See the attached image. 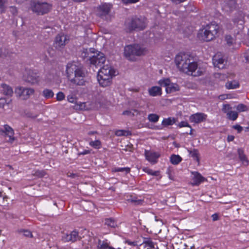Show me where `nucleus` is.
Wrapping results in <instances>:
<instances>
[{
    "label": "nucleus",
    "mask_w": 249,
    "mask_h": 249,
    "mask_svg": "<svg viewBox=\"0 0 249 249\" xmlns=\"http://www.w3.org/2000/svg\"><path fill=\"white\" fill-rule=\"evenodd\" d=\"M175 63L179 70L188 75L193 76L201 75L204 71L198 67L193 57L186 53H179L175 57Z\"/></svg>",
    "instance_id": "f257e3e1"
},
{
    "label": "nucleus",
    "mask_w": 249,
    "mask_h": 249,
    "mask_svg": "<svg viewBox=\"0 0 249 249\" xmlns=\"http://www.w3.org/2000/svg\"><path fill=\"white\" fill-rule=\"evenodd\" d=\"M66 72L69 81L76 86H85L88 82V72L82 65L77 62L69 63Z\"/></svg>",
    "instance_id": "f03ea898"
},
{
    "label": "nucleus",
    "mask_w": 249,
    "mask_h": 249,
    "mask_svg": "<svg viewBox=\"0 0 249 249\" xmlns=\"http://www.w3.org/2000/svg\"><path fill=\"white\" fill-rule=\"evenodd\" d=\"M220 27L215 22H212L199 30L197 37L201 40L210 41L218 36Z\"/></svg>",
    "instance_id": "7ed1b4c3"
},
{
    "label": "nucleus",
    "mask_w": 249,
    "mask_h": 249,
    "mask_svg": "<svg viewBox=\"0 0 249 249\" xmlns=\"http://www.w3.org/2000/svg\"><path fill=\"white\" fill-rule=\"evenodd\" d=\"M147 24V20L145 17H132L125 21L124 29L127 33L142 31L146 28Z\"/></svg>",
    "instance_id": "20e7f679"
},
{
    "label": "nucleus",
    "mask_w": 249,
    "mask_h": 249,
    "mask_svg": "<svg viewBox=\"0 0 249 249\" xmlns=\"http://www.w3.org/2000/svg\"><path fill=\"white\" fill-rule=\"evenodd\" d=\"M147 51V49L143 45L133 44L126 46L124 48V53L126 59L130 61H134L135 56L145 55Z\"/></svg>",
    "instance_id": "39448f33"
},
{
    "label": "nucleus",
    "mask_w": 249,
    "mask_h": 249,
    "mask_svg": "<svg viewBox=\"0 0 249 249\" xmlns=\"http://www.w3.org/2000/svg\"><path fill=\"white\" fill-rule=\"evenodd\" d=\"M35 92V90L33 88L21 86L17 87L15 90L16 96L23 100H28L31 96L34 94Z\"/></svg>",
    "instance_id": "423d86ee"
},
{
    "label": "nucleus",
    "mask_w": 249,
    "mask_h": 249,
    "mask_svg": "<svg viewBox=\"0 0 249 249\" xmlns=\"http://www.w3.org/2000/svg\"><path fill=\"white\" fill-rule=\"evenodd\" d=\"M52 4L47 2H34L32 10L38 14L43 15L47 14L52 9Z\"/></svg>",
    "instance_id": "0eeeda50"
},
{
    "label": "nucleus",
    "mask_w": 249,
    "mask_h": 249,
    "mask_svg": "<svg viewBox=\"0 0 249 249\" xmlns=\"http://www.w3.org/2000/svg\"><path fill=\"white\" fill-rule=\"evenodd\" d=\"M89 57L90 64L95 67H101L106 61L104 54L101 52L96 53L93 55H91Z\"/></svg>",
    "instance_id": "6e6552de"
},
{
    "label": "nucleus",
    "mask_w": 249,
    "mask_h": 249,
    "mask_svg": "<svg viewBox=\"0 0 249 249\" xmlns=\"http://www.w3.org/2000/svg\"><path fill=\"white\" fill-rule=\"evenodd\" d=\"M24 80L32 85L38 84L40 80L38 73L32 70H28L24 75Z\"/></svg>",
    "instance_id": "1a4fd4ad"
},
{
    "label": "nucleus",
    "mask_w": 249,
    "mask_h": 249,
    "mask_svg": "<svg viewBox=\"0 0 249 249\" xmlns=\"http://www.w3.org/2000/svg\"><path fill=\"white\" fill-rule=\"evenodd\" d=\"M221 111L226 114V118L230 120L235 121L238 118V112L232 111V107L230 104L223 105Z\"/></svg>",
    "instance_id": "9d476101"
},
{
    "label": "nucleus",
    "mask_w": 249,
    "mask_h": 249,
    "mask_svg": "<svg viewBox=\"0 0 249 249\" xmlns=\"http://www.w3.org/2000/svg\"><path fill=\"white\" fill-rule=\"evenodd\" d=\"M213 63L214 67L222 69L225 67L226 61L223 54L221 53H217L213 56Z\"/></svg>",
    "instance_id": "9b49d317"
},
{
    "label": "nucleus",
    "mask_w": 249,
    "mask_h": 249,
    "mask_svg": "<svg viewBox=\"0 0 249 249\" xmlns=\"http://www.w3.org/2000/svg\"><path fill=\"white\" fill-rule=\"evenodd\" d=\"M69 40V38L67 36L63 34H59L55 37L54 47L59 49L68 43Z\"/></svg>",
    "instance_id": "f8f14e48"
},
{
    "label": "nucleus",
    "mask_w": 249,
    "mask_h": 249,
    "mask_svg": "<svg viewBox=\"0 0 249 249\" xmlns=\"http://www.w3.org/2000/svg\"><path fill=\"white\" fill-rule=\"evenodd\" d=\"M81 238V235L76 231H73L69 234H64L62 236V240L64 242H74Z\"/></svg>",
    "instance_id": "ddd939ff"
},
{
    "label": "nucleus",
    "mask_w": 249,
    "mask_h": 249,
    "mask_svg": "<svg viewBox=\"0 0 249 249\" xmlns=\"http://www.w3.org/2000/svg\"><path fill=\"white\" fill-rule=\"evenodd\" d=\"M236 5V0H226L222 4V9L225 12V14H229L235 8Z\"/></svg>",
    "instance_id": "4468645a"
},
{
    "label": "nucleus",
    "mask_w": 249,
    "mask_h": 249,
    "mask_svg": "<svg viewBox=\"0 0 249 249\" xmlns=\"http://www.w3.org/2000/svg\"><path fill=\"white\" fill-rule=\"evenodd\" d=\"M99 76H111L115 75V71L108 65H105L100 69L98 73Z\"/></svg>",
    "instance_id": "2eb2a0df"
},
{
    "label": "nucleus",
    "mask_w": 249,
    "mask_h": 249,
    "mask_svg": "<svg viewBox=\"0 0 249 249\" xmlns=\"http://www.w3.org/2000/svg\"><path fill=\"white\" fill-rule=\"evenodd\" d=\"M207 115L203 113H196L190 117V121L192 123H199L206 120Z\"/></svg>",
    "instance_id": "dca6fc26"
},
{
    "label": "nucleus",
    "mask_w": 249,
    "mask_h": 249,
    "mask_svg": "<svg viewBox=\"0 0 249 249\" xmlns=\"http://www.w3.org/2000/svg\"><path fill=\"white\" fill-rule=\"evenodd\" d=\"M144 155L146 160L153 163H155L157 162V159L160 156L157 152L148 150L145 151Z\"/></svg>",
    "instance_id": "f3484780"
},
{
    "label": "nucleus",
    "mask_w": 249,
    "mask_h": 249,
    "mask_svg": "<svg viewBox=\"0 0 249 249\" xmlns=\"http://www.w3.org/2000/svg\"><path fill=\"white\" fill-rule=\"evenodd\" d=\"M111 76L97 75V79L100 86L107 87L111 85L112 82Z\"/></svg>",
    "instance_id": "a211bd4d"
},
{
    "label": "nucleus",
    "mask_w": 249,
    "mask_h": 249,
    "mask_svg": "<svg viewBox=\"0 0 249 249\" xmlns=\"http://www.w3.org/2000/svg\"><path fill=\"white\" fill-rule=\"evenodd\" d=\"M0 92L1 94L9 97L12 96L13 94V90L12 87L6 84L0 85Z\"/></svg>",
    "instance_id": "6ab92c4d"
},
{
    "label": "nucleus",
    "mask_w": 249,
    "mask_h": 249,
    "mask_svg": "<svg viewBox=\"0 0 249 249\" xmlns=\"http://www.w3.org/2000/svg\"><path fill=\"white\" fill-rule=\"evenodd\" d=\"M111 8V4L104 3L97 7V10L102 15H107L109 14Z\"/></svg>",
    "instance_id": "aec40b11"
},
{
    "label": "nucleus",
    "mask_w": 249,
    "mask_h": 249,
    "mask_svg": "<svg viewBox=\"0 0 249 249\" xmlns=\"http://www.w3.org/2000/svg\"><path fill=\"white\" fill-rule=\"evenodd\" d=\"M205 178L200 174L197 172L194 173V177L192 179V184L194 185H198L201 182H203Z\"/></svg>",
    "instance_id": "412c9836"
},
{
    "label": "nucleus",
    "mask_w": 249,
    "mask_h": 249,
    "mask_svg": "<svg viewBox=\"0 0 249 249\" xmlns=\"http://www.w3.org/2000/svg\"><path fill=\"white\" fill-rule=\"evenodd\" d=\"M2 131L9 137V141L11 142L14 141V131L10 126L7 124L4 125L3 126Z\"/></svg>",
    "instance_id": "4be33fe9"
},
{
    "label": "nucleus",
    "mask_w": 249,
    "mask_h": 249,
    "mask_svg": "<svg viewBox=\"0 0 249 249\" xmlns=\"http://www.w3.org/2000/svg\"><path fill=\"white\" fill-rule=\"evenodd\" d=\"M148 92L151 96L160 95L162 93L161 89L158 86H153L148 89Z\"/></svg>",
    "instance_id": "5701e85b"
},
{
    "label": "nucleus",
    "mask_w": 249,
    "mask_h": 249,
    "mask_svg": "<svg viewBox=\"0 0 249 249\" xmlns=\"http://www.w3.org/2000/svg\"><path fill=\"white\" fill-rule=\"evenodd\" d=\"M167 93L178 91L180 90L179 86L176 83H170L169 87L165 89Z\"/></svg>",
    "instance_id": "b1692460"
},
{
    "label": "nucleus",
    "mask_w": 249,
    "mask_h": 249,
    "mask_svg": "<svg viewBox=\"0 0 249 249\" xmlns=\"http://www.w3.org/2000/svg\"><path fill=\"white\" fill-rule=\"evenodd\" d=\"M97 247L98 249H116L110 246L107 242L104 241H101L100 240H99L98 241ZM117 249H121L119 248Z\"/></svg>",
    "instance_id": "393cba45"
},
{
    "label": "nucleus",
    "mask_w": 249,
    "mask_h": 249,
    "mask_svg": "<svg viewBox=\"0 0 249 249\" xmlns=\"http://www.w3.org/2000/svg\"><path fill=\"white\" fill-rule=\"evenodd\" d=\"M128 202H130L135 205H142L143 200L142 199H138L135 196H130L129 198L127 199Z\"/></svg>",
    "instance_id": "a878e982"
},
{
    "label": "nucleus",
    "mask_w": 249,
    "mask_h": 249,
    "mask_svg": "<svg viewBox=\"0 0 249 249\" xmlns=\"http://www.w3.org/2000/svg\"><path fill=\"white\" fill-rule=\"evenodd\" d=\"M171 162L174 165L178 164L182 160V158L178 155L173 154L170 158Z\"/></svg>",
    "instance_id": "bb28decb"
},
{
    "label": "nucleus",
    "mask_w": 249,
    "mask_h": 249,
    "mask_svg": "<svg viewBox=\"0 0 249 249\" xmlns=\"http://www.w3.org/2000/svg\"><path fill=\"white\" fill-rule=\"evenodd\" d=\"M226 87L228 89H234L239 87V84L237 81L233 80L232 81H228L226 84Z\"/></svg>",
    "instance_id": "cd10ccee"
},
{
    "label": "nucleus",
    "mask_w": 249,
    "mask_h": 249,
    "mask_svg": "<svg viewBox=\"0 0 249 249\" xmlns=\"http://www.w3.org/2000/svg\"><path fill=\"white\" fill-rule=\"evenodd\" d=\"M238 153L239 157L243 163L245 165H247L248 164V160L247 159L246 155L244 153L243 150L241 149H239L238 150Z\"/></svg>",
    "instance_id": "c85d7f7f"
},
{
    "label": "nucleus",
    "mask_w": 249,
    "mask_h": 249,
    "mask_svg": "<svg viewBox=\"0 0 249 249\" xmlns=\"http://www.w3.org/2000/svg\"><path fill=\"white\" fill-rule=\"evenodd\" d=\"M175 119L174 118L169 117L164 119L162 122V124L164 126L171 125L175 123Z\"/></svg>",
    "instance_id": "c756f323"
},
{
    "label": "nucleus",
    "mask_w": 249,
    "mask_h": 249,
    "mask_svg": "<svg viewBox=\"0 0 249 249\" xmlns=\"http://www.w3.org/2000/svg\"><path fill=\"white\" fill-rule=\"evenodd\" d=\"M42 95L45 98L49 99L53 97L54 93L52 89H46L43 90Z\"/></svg>",
    "instance_id": "7c9ffc66"
},
{
    "label": "nucleus",
    "mask_w": 249,
    "mask_h": 249,
    "mask_svg": "<svg viewBox=\"0 0 249 249\" xmlns=\"http://www.w3.org/2000/svg\"><path fill=\"white\" fill-rule=\"evenodd\" d=\"M105 224L112 228H115L117 225V222L111 218L106 219L105 220Z\"/></svg>",
    "instance_id": "2f4dec72"
},
{
    "label": "nucleus",
    "mask_w": 249,
    "mask_h": 249,
    "mask_svg": "<svg viewBox=\"0 0 249 249\" xmlns=\"http://www.w3.org/2000/svg\"><path fill=\"white\" fill-rule=\"evenodd\" d=\"M188 152H189L190 156L193 158L195 160H196L197 162H199V153L196 149H194L192 151L188 150Z\"/></svg>",
    "instance_id": "473e14b6"
},
{
    "label": "nucleus",
    "mask_w": 249,
    "mask_h": 249,
    "mask_svg": "<svg viewBox=\"0 0 249 249\" xmlns=\"http://www.w3.org/2000/svg\"><path fill=\"white\" fill-rule=\"evenodd\" d=\"M159 118L157 114L152 113L148 115L147 119L151 122L156 123L159 121Z\"/></svg>",
    "instance_id": "72a5a7b5"
},
{
    "label": "nucleus",
    "mask_w": 249,
    "mask_h": 249,
    "mask_svg": "<svg viewBox=\"0 0 249 249\" xmlns=\"http://www.w3.org/2000/svg\"><path fill=\"white\" fill-rule=\"evenodd\" d=\"M171 81L169 78H164L159 81V84L162 87H165L166 88L169 87Z\"/></svg>",
    "instance_id": "f704fd0d"
},
{
    "label": "nucleus",
    "mask_w": 249,
    "mask_h": 249,
    "mask_svg": "<svg viewBox=\"0 0 249 249\" xmlns=\"http://www.w3.org/2000/svg\"><path fill=\"white\" fill-rule=\"evenodd\" d=\"M198 10V9L193 5H188L186 7V11L189 14L191 13H196Z\"/></svg>",
    "instance_id": "c9c22d12"
},
{
    "label": "nucleus",
    "mask_w": 249,
    "mask_h": 249,
    "mask_svg": "<svg viewBox=\"0 0 249 249\" xmlns=\"http://www.w3.org/2000/svg\"><path fill=\"white\" fill-rule=\"evenodd\" d=\"M89 144L95 149H99L101 147V142L98 140L90 142Z\"/></svg>",
    "instance_id": "e433bc0d"
},
{
    "label": "nucleus",
    "mask_w": 249,
    "mask_h": 249,
    "mask_svg": "<svg viewBox=\"0 0 249 249\" xmlns=\"http://www.w3.org/2000/svg\"><path fill=\"white\" fill-rule=\"evenodd\" d=\"M193 28L192 27H186L183 31L184 36L188 37L193 32Z\"/></svg>",
    "instance_id": "4c0bfd02"
},
{
    "label": "nucleus",
    "mask_w": 249,
    "mask_h": 249,
    "mask_svg": "<svg viewBox=\"0 0 249 249\" xmlns=\"http://www.w3.org/2000/svg\"><path fill=\"white\" fill-rule=\"evenodd\" d=\"M143 171L145 173H147L148 175L155 176H159L160 175V171H154L148 168H145V169H143Z\"/></svg>",
    "instance_id": "58836bf2"
},
{
    "label": "nucleus",
    "mask_w": 249,
    "mask_h": 249,
    "mask_svg": "<svg viewBox=\"0 0 249 249\" xmlns=\"http://www.w3.org/2000/svg\"><path fill=\"white\" fill-rule=\"evenodd\" d=\"M237 110L240 112L246 111L248 110V108L247 106L243 104H240L236 107Z\"/></svg>",
    "instance_id": "ea45409f"
},
{
    "label": "nucleus",
    "mask_w": 249,
    "mask_h": 249,
    "mask_svg": "<svg viewBox=\"0 0 249 249\" xmlns=\"http://www.w3.org/2000/svg\"><path fill=\"white\" fill-rule=\"evenodd\" d=\"M143 243L145 244L146 247H149L151 249L155 248L154 243L150 239H145L143 241Z\"/></svg>",
    "instance_id": "a19ab883"
},
{
    "label": "nucleus",
    "mask_w": 249,
    "mask_h": 249,
    "mask_svg": "<svg viewBox=\"0 0 249 249\" xmlns=\"http://www.w3.org/2000/svg\"><path fill=\"white\" fill-rule=\"evenodd\" d=\"M114 172H125V173H129L130 169L128 167H124V168H115L113 170Z\"/></svg>",
    "instance_id": "79ce46f5"
},
{
    "label": "nucleus",
    "mask_w": 249,
    "mask_h": 249,
    "mask_svg": "<svg viewBox=\"0 0 249 249\" xmlns=\"http://www.w3.org/2000/svg\"><path fill=\"white\" fill-rule=\"evenodd\" d=\"M225 40L226 41L227 44L229 46L232 45L234 42V39L231 36L229 35L226 36Z\"/></svg>",
    "instance_id": "37998d69"
},
{
    "label": "nucleus",
    "mask_w": 249,
    "mask_h": 249,
    "mask_svg": "<svg viewBox=\"0 0 249 249\" xmlns=\"http://www.w3.org/2000/svg\"><path fill=\"white\" fill-rule=\"evenodd\" d=\"M129 133V131L123 130H118L115 132V135L118 136H126Z\"/></svg>",
    "instance_id": "c03bdc74"
},
{
    "label": "nucleus",
    "mask_w": 249,
    "mask_h": 249,
    "mask_svg": "<svg viewBox=\"0 0 249 249\" xmlns=\"http://www.w3.org/2000/svg\"><path fill=\"white\" fill-rule=\"evenodd\" d=\"M133 111V112H132V111H130V110H125V111H124L123 113V115H131V114L133 115H134V112L136 113L137 114H140V112L136 110V109H134L132 110Z\"/></svg>",
    "instance_id": "a18cd8bd"
},
{
    "label": "nucleus",
    "mask_w": 249,
    "mask_h": 249,
    "mask_svg": "<svg viewBox=\"0 0 249 249\" xmlns=\"http://www.w3.org/2000/svg\"><path fill=\"white\" fill-rule=\"evenodd\" d=\"M65 94L61 91H60L56 94V99L58 101H62L65 99Z\"/></svg>",
    "instance_id": "49530a36"
},
{
    "label": "nucleus",
    "mask_w": 249,
    "mask_h": 249,
    "mask_svg": "<svg viewBox=\"0 0 249 249\" xmlns=\"http://www.w3.org/2000/svg\"><path fill=\"white\" fill-rule=\"evenodd\" d=\"M76 98L75 95L72 94H70L67 96V100L68 102L74 103L76 101Z\"/></svg>",
    "instance_id": "de8ad7c7"
},
{
    "label": "nucleus",
    "mask_w": 249,
    "mask_h": 249,
    "mask_svg": "<svg viewBox=\"0 0 249 249\" xmlns=\"http://www.w3.org/2000/svg\"><path fill=\"white\" fill-rule=\"evenodd\" d=\"M20 232H21L23 233V234L27 237H32V234L31 232L30 231L26 230H20Z\"/></svg>",
    "instance_id": "09e8293b"
},
{
    "label": "nucleus",
    "mask_w": 249,
    "mask_h": 249,
    "mask_svg": "<svg viewBox=\"0 0 249 249\" xmlns=\"http://www.w3.org/2000/svg\"><path fill=\"white\" fill-rule=\"evenodd\" d=\"M45 174H46L45 172L44 171H42V170L36 171L34 174V175L36 176L39 177V178H42V177H44L45 175Z\"/></svg>",
    "instance_id": "8fccbe9b"
},
{
    "label": "nucleus",
    "mask_w": 249,
    "mask_h": 249,
    "mask_svg": "<svg viewBox=\"0 0 249 249\" xmlns=\"http://www.w3.org/2000/svg\"><path fill=\"white\" fill-rule=\"evenodd\" d=\"M81 56L83 58L89 57V51L88 49L83 50L81 52Z\"/></svg>",
    "instance_id": "3c124183"
},
{
    "label": "nucleus",
    "mask_w": 249,
    "mask_h": 249,
    "mask_svg": "<svg viewBox=\"0 0 249 249\" xmlns=\"http://www.w3.org/2000/svg\"><path fill=\"white\" fill-rule=\"evenodd\" d=\"M8 10L13 15H15V14H17V8L15 6L9 7L8 8Z\"/></svg>",
    "instance_id": "603ef678"
},
{
    "label": "nucleus",
    "mask_w": 249,
    "mask_h": 249,
    "mask_svg": "<svg viewBox=\"0 0 249 249\" xmlns=\"http://www.w3.org/2000/svg\"><path fill=\"white\" fill-rule=\"evenodd\" d=\"M124 4L135 3L138 2L140 0H122Z\"/></svg>",
    "instance_id": "864d4df0"
},
{
    "label": "nucleus",
    "mask_w": 249,
    "mask_h": 249,
    "mask_svg": "<svg viewBox=\"0 0 249 249\" xmlns=\"http://www.w3.org/2000/svg\"><path fill=\"white\" fill-rule=\"evenodd\" d=\"M178 126L179 127H190V126L189 124L187 122H185V121H182V122H181L180 123H179Z\"/></svg>",
    "instance_id": "5fc2aeb1"
},
{
    "label": "nucleus",
    "mask_w": 249,
    "mask_h": 249,
    "mask_svg": "<svg viewBox=\"0 0 249 249\" xmlns=\"http://www.w3.org/2000/svg\"><path fill=\"white\" fill-rule=\"evenodd\" d=\"M232 128L237 130L238 133H240L243 130V127L239 124L233 125Z\"/></svg>",
    "instance_id": "6e6d98bb"
},
{
    "label": "nucleus",
    "mask_w": 249,
    "mask_h": 249,
    "mask_svg": "<svg viewBox=\"0 0 249 249\" xmlns=\"http://www.w3.org/2000/svg\"><path fill=\"white\" fill-rule=\"evenodd\" d=\"M6 104V100L4 98H0V108L3 107Z\"/></svg>",
    "instance_id": "4d7b16f0"
},
{
    "label": "nucleus",
    "mask_w": 249,
    "mask_h": 249,
    "mask_svg": "<svg viewBox=\"0 0 249 249\" xmlns=\"http://www.w3.org/2000/svg\"><path fill=\"white\" fill-rule=\"evenodd\" d=\"M244 57L247 62H249V50L244 54Z\"/></svg>",
    "instance_id": "13d9d810"
},
{
    "label": "nucleus",
    "mask_w": 249,
    "mask_h": 249,
    "mask_svg": "<svg viewBox=\"0 0 249 249\" xmlns=\"http://www.w3.org/2000/svg\"><path fill=\"white\" fill-rule=\"evenodd\" d=\"M186 0H171V1L176 4H179L185 1Z\"/></svg>",
    "instance_id": "bf43d9fd"
},
{
    "label": "nucleus",
    "mask_w": 249,
    "mask_h": 249,
    "mask_svg": "<svg viewBox=\"0 0 249 249\" xmlns=\"http://www.w3.org/2000/svg\"><path fill=\"white\" fill-rule=\"evenodd\" d=\"M212 217L213 221H216L218 219V215L217 213L213 214Z\"/></svg>",
    "instance_id": "052dcab7"
},
{
    "label": "nucleus",
    "mask_w": 249,
    "mask_h": 249,
    "mask_svg": "<svg viewBox=\"0 0 249 249\" xmlns=\"http://www.w3.org/2000/svg\"><path fill=\"white\" fill-rule=\"evenodd\" d=\"M126 243L128 245H129L130 246H136L137 245L136 242H132V241H127Z\"/></svg>",
    "instance_id": "680f3d73"
},
{
    "label": "nucleus",
    "mask_w": 249,
    "mask_h": 249,
    "mask_svg": "<svg viewBox=\"0 0 249 249\" xmlns=\"http://www.w3.org/2000/svg\"><path fill=\"white\" fill-rule=\"evenodd\" d=\"M3 4V0H0V9L1 11V14L2 13Z\"/></svg>",
    "instance_id": "e2e57ef3"
},
{
    "label": "nucleus",
    "mask_w": 249,
    "mask_h": 249,
    "mask_svg": "<svg viewBox=\"0 0 249 249\" xmlns=\"http://www.w3.org/2000/svg\"><path fill=\"white\" fill-rule=\"evenodd\" d=\"M234 139V136H231H231H228V137L227 138V140L229 142H231V141H233Z\"/></svg>",
    "instance_id": "0e129e2a"
},
{
    "label": "nucleus",
    "mask_w": 249,
    "mask_h": 249,
    "mask_svg": "<svg viewBox=\"0 0 249 249\" xmlns=\"http://www.w3.org/2000/svg\"><path fill=\"white\" fill-rule=\"evenodd\" d=\"M227 98V95H221L219 96V99L220 100H224Z\"/></svg>",
    "instance_id": "69168bd1"
},
{
    "label": "nucleus",
    "mask_w": 249,
    "mask_h": 249,
    "mask_svg": "<svg viewBox=\"0 0 249 249\" xmlns=\"http://www.w3.org/2000/svg\"><path fill=\"white\" fill-rule=\"evenodd\" d=\"M90 153V151L89 150H85L83 152L80 153L81 155H86L89 154Z\"/></svg>",
    "instance_id": "338daca9"
},
{
    "label": "nucleus",
    "mask_w": 249,
    "mask_h": 249,
    "mask_svg": "<svg viewBox=\"0 0 249 249\" xmlns=\"http://www.w3.org/2000/svg\"><path fill=\"white\" fill-rule=\"evenodd\" d=\"M97 131H89L88 132V135H93L94 134H97Z\"/></svg>",
    "instance_id": "774afa93"
}]
</instances>
